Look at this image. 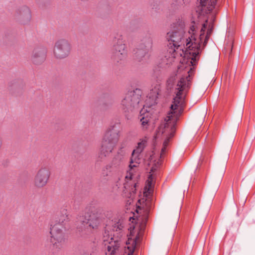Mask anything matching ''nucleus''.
<instances>
[{"instance_id":"1","label":"nucleus","mask_w":255,"mask_h":255,"mask_svg":"<svg viewBox=\"0 0 255 255\" xmlns=\"http://www.w3.org/2000/svg\"><path fill=\"white\" fill-rule=\"evenodd\" d=\"M190 80V75L189 74L188 77H182L178 82L175 88L176 97L174 99L173 104L171 106L170 112L165 119L164 123L159 128L157 136L164 134L166 136L163 144L161 156L165 152L169 139L173 136L175 124L183 111L184 97L189 87Z\"/></svg>"},{"instance_id":"2","label":"nucleus","mask_w":255,"mask_h":255,"mask_svg":"<svg viewBox=\"0 0 255 255\" xmlns=\"http://www.w3.org/2000/svg\"><path fill=\"white\" fill-rule=\"evenodd\" d=\"M213 28L212 24H208V20L203 23L199 33L197 34L196 27L191 26L186 35V50L184 56L187 59V63L194 66L199 59V54L202 49L206 45Z\"/></svg>"},{"instance_id":"3","label":"nucleus","mask_w":255,"mask_h":255,"mask_svg":"<svg viewBox=\"0 0 255 255\" xmlns=\"http://www.w3.org/2000/svg\"><path fill=\"white\" fill-rule=\"evenodd\" d=\"M149 166L151 167L150 175L147 181V184L143 192V198L139 199L138 201L136 212L138 216L134 215L136 218L138 223L144 224L147 218V215L152 207V202L148 198L150 195L152 187L153 182L155 176L154 172L159 167L160 161L158 160L156 161L154 156H151L149 162L148 163Z\"/></svg>"},{"instance_id":"4","label":"nucleus","mask_w":255,"mask_h":255,"mask_svg":"<svg viewBox=\"0 0 255 255\" xmlns=\"http://www.w3.org/2000/svg\"><path fill=\"white\" fill-rule=\"evenodd\" d=\"M120 135V130L115 125L111 126L107 129L97 158L98 162L104 161L112 152L119 142Z\"/></svg>"},{"instance_id":"5","label":"nucleus","mask_w":255,"mask_h":255,"mask_svg":"<svg viewBox=\"0 0 255 255\" xmlns=\"http://www.w3.org/2000/svg\"><path fill=\"white\" fill-rule=\"evenodd\" d=\"M103 213L102 209L93 208L84 216L80 217L77 223V228L85 234L90 233L92 229H96L102 223Z\"/></svg>"},{"instance_id":"6","label":"nucleus","mask_w":255,"mask_h":255,"mask_svg":"<svg viewBox=\"0 0 255 255\" xmlns=\"http://www.w3.org/2000/svg\"><path fill=\"white\" fill-rule=\"evenodd\" d=\"M141 91L138 89L128 92L121 102L120 108L123 113L132 112L139 107Z\"/></svg>"},{"instance_id":"7","label":"nucleus","mask_w":255,"mask_h":255,"mask_svg":"<svg viewBox=\"0 0 255 255\" xmlns=\"http://www.w3.org/2000/svg\"><path fill=\"white\" fill-rule=\"evenodd\" d=\"M184 22L179 20L171 24V29L167 33L166 39L172 42L173 45L177 50L184 43Z\"/></svg>"},{"instance_id":"8","label":"nucleus","mask_w":255,"mask_h":255,"mask_svg":"<svg viewBox=\"0 0 255 255\" xmlns=\"http://www.w3.org/2000/svg\"><path fill=\"white\" fill-rule=\"evenodd\" d=\"M72 46L70 41L66 38L57 40L53 47V55L57 59H64L70 55Z\"/></svg>"},{"instance_id":"9","label":"nucleus","mask_w":255,"mask_h":255,"mask_svg":"<svg viewBox=\"0 0 255 255\" xmlns=\"http://www.w3.org/2000/svg\"><path fill=\"white\" fill-rule=\"evenodd\" d=\"M146 142L147 139L146 137L141 139L140 141L138 143L137 146L136 147V149L133 150L131 154L130 164L129 165L130 169L127 173V174L126 176V180H130L134 178V168L136 167L137 164L139 163V158L138 157L140 153L142 151L144 147L146 146Z\"/></svg>"},{"instance_id":"10","label":"nucleus","mask_w":255,"mask_h":255,"mask_svg":"<svg viewBox=\"0 0 255 255\" xmlns=\"http://www.w3.org/2000/svg\"><path fill=\"white\" fill-rule=\"evenodd\" d=\"M63 226L61 224H53L50 228V242L53 248L61 249L65 242V235L62 230Z\"/></svg>"},{"instance_id":"11","label":"nucleus","mask_w":255,"mask_h":255,"mask_svg":"<svg viewBox=\"0 0 255 255\" xmlns=\"http://www.w3.org/2000/svg\"><path fill=\"white\" fill-rule=\"evenodd\" d=\"M51 175L50 169L46 166H42L37 171L33 180L34 186L42 189L47 184Z\"/></svg>"},{"instance_id":"12","label":"nucleus","mask_w":255,"mask_h":255,"mask_svg":"<svg viewBox=\"0 0 255 255\" xmlns=\"http://www.w3.org/2000/svg\"><path fill=\"white\" fill-rule=\"evenodd\" d=\"M114 42L112 58L114 61L119 62L124 60L126 57V45L124 43L121 35L118 39L115 38Z\"/></svg>"},{"instance_id":"13","label":"nucleus","mask_w":255,"mask_h":255,"mask_svg":"<svg viewBox=\"0 0 255 255\" xmlns=\"http://www.w3.org/2000/svg\"><path fill=\"white\" fill-rule=\"evenodd\" d=\"M14 16L20 23L22 24H28L32 18L31 9L26 5H21L15 9Z\"/></svg>"},{"instance_id":"14","label":"nucleus","mask_w":255,"mask_h":255,"mask_svg":"<svg viewBox=\"0 0 255 255\" xmlns=\"http://www.w3.org/2000/svg\"><path fill=\"white\" fill-rule=\"evenodd\" d=\"M46 57V49L44 47H36L33 50L30 59L33 64L39 65L44 62Z\"/></svg>"},{"instance_id":"15","label":"nucleus","mask_w":255,"mask_h":255,"mask_svg":"<svg viewBox=\"0 0 255 255\" xmlns=\"http://www.w3.org/2000/svg\"><path fill=\"white\" fill-rule=\"evenodd\" d=\"M109 235L105 232L104 235V242L105 246H107V251L108 253H106L107 255H113L114 252L118 250L120 246L119 240H115L112 236L111 238L108 236Z\"/></svg>"},{"instance_id":"16","label":"nucleus","mask_w":255,"mask_h":255,"mask_svg":"<svg viewBox=\"0 0 255 255\" xmlns=\"http://www.w3.org/2000/svg\"><path fill=\"white\" fill-rule=\"evenodd\" d=\"M133 232L130 231L129 237L127 241V248L128 250V255H132L138 243L140 241V233H138L135 236L133 235Z\"/></svg>"},{"instance_id":"17","label":"nucleus","mask_w":255,"mask_h":255,"mask_svg":"<svg viewBox=\"0 0 255 255\" xmlns=\"http://www.w3.org/2000/svg\"><path fill=\"white\" fill-rule=\"evenodd\" d=\"M217 0H200L201 10L203 13L210 12L215 7Z\"/></svg>"},{"instance_id":"18","label":"nucleus","mask_w":255,"mask_h":255,"mask_svg":"<svg viewBox=\"0 0 255 255\" xmlns=\"http://www.w3.org/2000/svg\"><path fill=\"white\" fill-rule=\"evenodd\" d=\"M147 110L143 108L140 112V121L141 123L142 129L145 130L147 128L148 123L149 121V113L147 112Z\"/></svg>"},{"instance_id":"19","label":"nucleus","mask_w":255,"mask_h":255,"mask_svg":"<svg viewBox=\"0 0 255 255\" xmlns=\"http://www.w3.org/2000/svg\"><path fill=\"white\" fill-rule=\"evenodd\" d=\"M160 91V86L158 84L155 85L153 88L150 90L148 94L149 99L151 100V104L156 103L158 95Z\"/></svg>"},{"instance_id":"20","label":"nucleus","mask_w":255,"mask_h":255,"mask_svg":"<svg viewBox=\"0 0 255 255\" xmlns=\"http://www.w3.org/2000/svg\"><path fill=\"white\" fill-rule=\"evenodd\" d=\"M68 220V215L66 211H64L63 213L60 215L58 218H57L55 221L52 223L53 224H61L62 226V224Z\"/></svg>"},{"instance_id":"21","label":"nucleus","mask_w":255,"mask_h":255,"mask_svg":"<svg viewBox=\"0 0 255 255\" xmlns=\"http://www.w3.org/2000/svg\"><path fill=\"white\" fill-rule=\"evenodd\" d=\"M142 44H144V52H147L151 49L152 47V40L151 38L148 37L143 40Z\"/></svg>"},{"instance_id":"22","label":"nucleus","mask_w":255,"mask_h":255,"mask_svg":"<svg viewBox=\"0 0 255 255\" xmlns=\"http://www.w3.org/2000/svg\"><path fill=\"white\" fill-rule=\"evenodd\" d=\"M109 168H110V167L107 166L105 168H103L102 171V176L103 177H105L110 175V171L109 170Z\"/></svg>"},{"instance_id":"23","label":"nucleus","mask_w":255,"mask_h":255,"mask_svg":"<svg viewBox=\"0 0 255 255\" xmlns=\"http://www.w3.org/2000/svg\"><path fill=\"white\" fill-rule=\"evenodd\" d=\"M37 3L39 5H43L47 0H36Z\"/></svg>"},{"instance_id":"24","label":"nucleus","mask_w":255,"mask_h":255,"mask_svg":"<svg viewBox=\"0 0 255 255\" xmlns=\"http://www.w3.org/2000/svg\"><path fill=\"white\" fill-rule=\"evenodd\" d=\"M175 76H173L170 77L167 81V83L169 85L171 84L173 81L175 80Z\"/></svg>"},{"instance_id":"25","label":"nucleus","mask_w":255,"mask_h":255,"mask_svg":"<svg viewBox=\"0 0 255 255\" xmlns=\"http://www.w3.org/2000/svg\"><path fill=\"white\" fill-rule=\"evenodd\" d=\"M174 53H174L172 56V57L171 58V59L169 61L170 63H171L172 61H173V58H174L175 57V54L176 53V50L174 49L173 51Z\"/></svg>"},{"instance_id":"26","label":"nucleus","mask_w":255,"mask_h":255,"mask_svg":"<svg viewBox=\"0 0 255 255\" xmlns=\"http://www.w3.org/2000/svg\"><path fill=\"white\" fill-rule=\"evenodd\" d=\"M116 227H117V229H119V230H121L123 228V226L121 224H120V225L118 224L117 225H115L114 228V229H115Z\"/></svg>"},{"instance_id":"27","label":"nucleus","mask_w":255,"mask_h":255,"mask_svg":"<svg viewBox=\"0 0 255 255\" xmlns=\"http://www.w3.org/2000/svg\"><path fill=\"white\" fill-rule=\"evenodd\" d=\"M211 18H212V19H213V20H214V15H211Z\"/></svg>"},{"instance_id":"28","label":"nucleus","mask_w":255,"mask_h":255,"mask_svg":"<svg viewBox=\"0 0 255 255\" xmlns=\"http://www.w3.org/2000/svg\"><path fill=\"white\" fill-rule=\"evenodd\" d=\"M120 147H121V148H122L123 147V144H121V145H120Z\"/></svg>"},{"instance_id":"29","label":"nucleus","mask_w":255,"mask_h":255,"mask_svg":"<svg viewBox=\"0 0 255 255\" xmlns=\"http://www.w3.org/2000/svg\"><path fill=\"white\" fill-rule=\"evenodd\" d=\"M136 186V183H135V184H134V188H135Z\"/></svg>"}]
</instances>
